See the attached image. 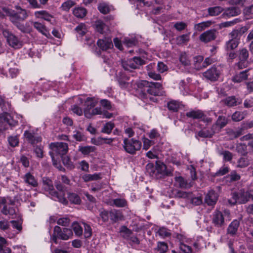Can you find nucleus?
Masks as SVG:
<instances>
[{"instance_id": "56", "label": "nucleus", "mask_w": 253, "mask_h": 253, "mask_svg": "<svg viewBox=\"0 0 253 253\" xmlns=\"http://www.w3.org/2000/svg\"><path fill=\"white\" fill-rule=\"evenodd\" d=\"M236 150L238 153L245 155L247 154V145L243 143H239L236 146Z\"/></svg>"}, {"instance_id": "5", "label": "nucleus", "mask_w": 253, "mask_h": 253, "mask_svg": "<svg viewBox=\"0 0 253 253\" xmlns=\"http://www.w3.org/2000/svg\"><path fill=\"white\" fill-rule=\"evenodd\" d=\"M49 148L51 151L49 152L51 156L53 165H55L54 160V155H59L63 156L65 155L68 152V144L64 142H54L51 143L49 145Z\"/></svg>"}, {"instance_id": "6", "label": "nucleus", "mask_w": 253, "mask_h": 253, "mask_svg": "<svg viewBox=\"0 0 253 253\" xmlns=\"http://www.w3.org/2000/svg\"><path fill=\"white\" fill-rule=\"evenodd\" d=\"M123 148L125 151L130 154H135L136 152L140 150L141 142L134 138H125L123 142Z\"/></svg>"}, {"instance_id": "17", "label": "nucleus", "mask_w": 253, "mask_h": 253, "mask_svg": "<svg viewBox=\"0 0 253 253\" xmlns=\"http://www.w3.org/2000/svg\"><path fill=\"white\" fill-rule=\"evenodd\" d=\"M203 76L210 81H215L218 79L219 76V71L217 70L216 67L212 66L205 72L203 73Z\"/></svg>"}, {"instance_id": "18", "label": "nucleus", "mask_w": 253, "mask_h": 253, "mask_svg": "<svg viewBox=\"0 0 253 253\" xmlns=\"http://www.w3.org/2000/svg\"><path fill=\"white\" fill-rule=\"evenodd\" d=\"M97 45L102 50H107L113 46L112 40L109 37L99 39L97 42Z\"/></svg>"}, {"instance_id": "3", "label": "nucleus", "mask_w": 253, "mask_h": 253, "mask_svg": "<svg viewBox=\"0 0 253 253\" xmlns=\"http://www.w3.org/2000/svg\"><path fill=\"white\" fill-rule=\"evenodd\" d=\"M253 200V194L248 191L241 189L238 192H234L232 194V199L228 200V202L232 205L244 204L250 200Z\"/></svg>"}, {"instance_id": "46", "label": "nucleus", "mask_w": 253, "mask_h": 253, "mask_svg": "<svg viewBox=\"0 0 253 253\" xmlns=\"http://www.w3.org/2000/svg\"><path fill=\"white\" fill-rule=\"evenodd\" d=\"M115 126L114 123L109 122L108 123H106L103 127L102 128L101 132L110 134L112 132V129Z\"/></svg>"}, {"instance_id": "61", "label": "nucleus", "mask_w": 253, "mask_h": 253, "mask_svg": "<svg viewBox=\"0 0 253 253\" xmlns=\"http://www.w3.org/2000/svg\"><path fill=\"white\" fill-rule=\"evenodd\" d=\"M10 223L12 225V227L16 229L17 231L16 232V234L19 233L22 229L21 223H20L19 221H16V220H11L10 221Z\"/></svg>"}, {"instance_id": "28", "label": "nucleus", "mask_w": 253, "mask_h": 253, "mask_svg": "<svg viewBox=\"0 0 253 253\" xmlns=\"http://www.w3.org/2000/svg\"><path fill=\"white\" fill-rule=\"evenodd\" d=\"M244 130V127H238L235 129H230L227 131V134L229 138L233 140L242 135Z\"/></svg>"}, {"instance_id": "57", "label": "nucleus", "mask_w": 253, "mask_h": 253, "mask_svg": "<svg viewBox=\"0 0 253 253\" xmlns=\"http://www.w3.org/2000/svg\"><path fill=\"white\" fill-rule=\"evenodd\" d=\"M8 141L9 145L13 147L17 146L19 144V139L16 135L9 136L8 137Z\"/></svg>"}, {"instance_id": "51", "label": "nucleus", "mask_w": 253, "mask_h": 253, "mask_svg": "<svg viewBox=\"0 0 253 253\" xmlns=\"http://www.w3.org/2000/svg\"><path fill=\"white\" fill-rule=\"evenodd\" d=\"M240 12L239 9L236 7H232L228 8L225 11V14L228 16H235L238 15Z\"/></svg>"}, {"instance_id": "13", "label": "nucleus", "mask_w": 253, "mask_h": 253, "mask_svg": "<svg viewBox=\"0 0 253 253\" xmlns=\"http://www.w3.org/2000/svg\"><path fill=\"white\" fill-rule=\"evenodd\" d=\"M146 91L149 94L155 96L163 95L164 92L162 84L156 82H150Z\"/></svg>"}, {"instance_id": "22", "label": "nucleus", "mask_w": 253, "mask_h": 253, "mask_svg": "<svg viewBox=\"0 0 253 253\" xmlns=\"http://www.w3.org/2000/svg\"><path fill=\"white\" fill-rule=\"evenodd\" d=\"M228 123V119L226 117L220 116L218 118L216 123L213 124L212 129L215 131H218L221 128L224 127Z\"/></svg>"}, {"instance_id": "30", "label": "nucleus", "mask_w": 253, "mask_h": 253, "mask_svg": "<svg viewBox=\"0 0 253 253\" xmlns=\"http://www.w3.org/2000/svg\"><path fill=\"white\" fill-rule=\"evenodd\" d=\"M216 132L214 129H212V126L211 129L207 128H204L197 133V135L200 137L206 138V137H211L213 134Z\"/></svg>"}, {"instance_id": "64", "label": "nucleus", "mask_w": 253, "mask_h": 253, "mask_svg": "<svg viewBox=\"0 0 253 253\" xmlns=\"http://www.w3.org/2000/svg\"><path fill=\"white\" fill-rule=\"evenodd\" d=\"M34 152L35 153L36 156L39 158H43V148L41 146L37 145L34 148Z\"/></svg>"}, {"instance_id": "8", "label": "nucleus", "mask_w": 253, "mask_h": 253, "mask_svg": "<svg viewBox=\"0 0 253 253\" xmlns=\"http://www.w3.org/2000/svg\"><path fill=\"white\" fill-rule=\"evenodd\" d=\"M230 212L228 210H225L223 213L221 211L216 210L212 213V223L217 227H222L225 224V217H229Z\"/></svg>"}, {"instance_id": "9", "label": "nucleus", "mask_w": 253, "mask_h": 253, "mask_svg": "<svg viewBox=\"0 0 253 253\" xmlns=\"http://www.w3.org/2000/svg\"><path fill=\"white\" fill-rule=\"evenodd\" d=\"M2 34L4 37L6 39L8 44L14 49H19L23 45L22 42L13 33L10 32L8 30H3Z\"/></svg>"}, {"instance_id": "55", "label": "nucleus", "mask_w": 253, "mask_h": 253, "mask_svg": "<svg viewBox=\"0 0 253 253\" xmlns=\"http://www.w3.org/2000/svg\"><path fill=\"white\" fill-rule=\"evenodd\" d=\"M75 4V2L74 1L72 0H68L62 3L61 8L63 10L68 11Z\"/></svg>"}, {"instance_id": "35", "label": "nucleus", "mask_w": 253, "mask_h": 253, "mask_svg": "<svg viewBox=\"0 0 253 253\" xmlns=\"http://www.w3.org/2000/svg\"><path fill=\"white\" fill-rule=\"evenodd\" d=\"M190 40V34H183L177 36L175 38V42L177 44L182 45L188 42Z\"/></svg>"}, {"instance_id": "7", "label": "nucleus", "mask_w": 253, "mask_h": 253, "mask_svg": "<svg viewBox=\"0 0 253 253\" xmlns=\"http://www.w3.org/2000/svg\"><path fill=\"white\" fill-rule=\"evenodd\" d=\"M121 63L124 70L131 71L132 70L138 68L140 66L145 64V62L139 57H134L129 59L122 60Z\"/></svg>"}, {"instance_id": "49", "label": "nucleus", "mask_w": 253, "mask_h": 253, "mask_svg": "<svg viewBox=\"0 0 253 253\" xmlns=\"http://www.w3.org/2000/svg\"><path fill=\"white\" fill-rule=\"evenodd\" d=\"M95 149L94 146H87L80 147L79 151L84 155H88L90 153L94 152Z\"/></svg>"}, {"instance_id": "39", "label": "nucleus", "mask_w": 253, "mask_h": 253, "mask_svg": "<svg viewBox=\"0 0 253 253\" xmlns=\"http://www.w3.org/2000/svg\"><path fill=\"white\" fill-rule=\"evenodd\" d=\"M212 24L211 21H207L200 23L196 24L194 28L198 31H202L206 28L209 27Z\"/></svg>"}, {"instance_id": "37", "label": "nucleus", "mask_w": 253, "mask_h": 253, "mask_svg": "<svg viewBox=\"0 0 253 253\" xmlns=\"http://www.w3.org/2000/svg\"><path fill=\"white\" fill-rule=\"evenodd\" d=\"M101 173L85 174L83 176V178L85 182H88L92 180H97L101 178Z\"/></svg>"}, {"instance_id": "19", "label": "nucleus", "mask_w": 253, "mask_h": 253, "mask_svg": "<svg viewBox=\"0 0 253 253\" xmlns=\"http://www.w3.org/2000/svg\"><path fill=\"white\" fill-rule=\"evenodd\" d=\"M217 199L218 197L215 191L211 190L206 195L205 202L209 206H213L216 203Z\"/></svg>"}, {"instance_id": "34", "label": "nucleus", "mask_w": 253, "mask_h": 253, "mask_svg": "<svg viewBox=\"0 0 253 253\" xmlns=\"http://www.w3.org/2000/svg\"><path fill=\"white\" fill-rule=\"evenodd\" d=\"M239 42H238L236 40H233V39H230L227 41L225 43V48L226 51H231L233 50L235 48H236Z\"/></svg>"}, {"instance_id": "27", "label": "nucleus", "mask_w": 253, "mask_h": 253, "mask_svg": "<svg viewBox=\"0 0 253 253\" xmlns=\"http://www.w3.org/2000/svg\"><path fill=\"white\" fill-rule=\"evenodd\" d=\"M32 23L34 27L43 35L46 37H48L50 36L48 30L44 24L37 21L32 22Z\"/></svg>"}, {"instance_id": "59", "label": "nucleus", "mask_w": 253, "mask_h": 253, "mask_svg": "<svg viewBox=\"0 0 253 253\" xmlns=\"http://www.w3.org/2000/svg\"><path fill=\"white\" fill-rule=\"evenodd\" d=\"M113 204L117 207H124L126 205L127 202L124 199H115L113 200Z\"/></svg>"}, {"instance_id": "20", "label": "nucleus", "mask_w": 253, "mask_h": 253, "mask_svg": "<svg viewBox=\"0 0 253 253\" xmlns=\"http://www.w3.org/2000/svg\"><path fill=\"white\" fill-rule=\"evenodd\" d=\"M174 179L176 184L180 188L188 189L191 187L194 184L193 181L188 182L187 180H185L183 177L180 176H176Z\"/></svg>"}, {"instance_id": "12", "label": "nucleus", "mask_w": 253, "mask_h": 253, "mask_svg": "<svg viewBox=\"0 0 253 253\" xmlns=\"http://www.w3.org/2000/svg\"><path fill=\"white\" fill-rule=\"evenodd\" d=\"M249 53L248 50L245 48L240 49L238 51L239 62L236 66L239 69H242L247 67V60L249 58Z\"/></svg>"}, {"instance_id": "45", "label": "nucleus", "mask_w": 253, "mask_h": 253, "mask_svg": "<svg viewBox=\"0 0 253 253\" xmlns=\"http://www.w3.org/2000/svg\"><path fill=\"white\" fill-rule=\"evenodd\" d=\"M167 107L169 111L177 112L179 108V104L177 101L171 100L167 103Z\"/></svg>"}, {"instance_id": "38", "label": "nucleus", "mask_w": 253, "mask_h": 253, "mask_svg": "<svg viewBox=\"0 0 253 253\" xmlns=\"http://www.w3.org/2000/svg\"><path fill=\"white\" fill-rule=\"evenodd\" d=\"M249 164L250 160L246 156H244L238 159L237 167L238 168H244L248 166Z\"/></svg>"}, {"instance_id": "23", "label": "nucleus", "mask_w": 253, "mask_h": 253, "mask_svg": "<svg viewBox=\"0 0 253 253\" xmlns=\"http://www.w3.org/2000/svg\"><path fill=\"white\" fill-rule=\"evenodd\" d=\"M240 225V221L238 219L234 220L228 226L227 232L231 236H234L236 235L238 228Z\"/></svg>"}, {"instance_id": "32", "label": "nucleus", "mask_w": 253, "mask_h": 253, "mask_svg": "<svg viewBox=\"0 0 253 253\" xmlns=\"http://www.w3.org/2000/svg\"><path fill=\"white\" fill-rule=\"evenodd\" d=\"M109 216L111 221L116 222L122 219V214L119 211L113 209L109 211Z\"/></svg>"}, {"instance_id": "58", "label": "nucleus", "mask_w": 253, "mask_h": 253, "mask_svg": "<svg viewBox=\"0 0 253 253\" xmlns=\"http://www.w3.org/2000/svg\"><path fill=\"white\" fill-rule=\"evenodd\" d=\"M76 32L81 36H84L86 31L85 25L84 24L81 23L75 28Z\"/></svg>"}, {"instance_id": "21", "label": "nucleus", "mask_w": 253, "mask_h": 253, "mask_svg": "<svg viewBox=\"0 0 253 253\" xmlns=\"http://www.w3.org/2000/svg\"><path fill=\"white\" fill-rule=\"evenodd\" d=\"M222 102L229 107H233L241 104L242 99L235 96H230L222 100Z\"/></svg>"}, {"instance_id": "14", "label": "nucleus", "mask_w": 253, "mask_h": 253, "mask_svg": "<svg viewBox=\"0 0 253 253\" xmlns=\"http://www.w3.org/2000/svg\"><path fill=\"white\" fill-rule=\"evenodd\" d=\"M217 31L215 29L207 30L199 36L200 40L205 43H208L214 40L217 37Z\"/></svg>"}, {"instance_id": "36", "label": "nucleus", "mask_w": 253, "mask_h": 253, "mask_svg": "<svg viewBox=\"0 0 253 253\" xmlns=\"http://www.w3.org/2000/svg\"><path fill=\"white\" fill-rule=\"evenodd\" d=\"M203 57L200 55L193 58V65L195 69L200 70L204 68L203 66Z\"/></svg>"}, {"instance_id": "63", "label": "nucleus", "mask_w": 253, "mask_h": 253, "mask_svg": "<svg viewBox=\"0 0 253 253\" xmlns=\"http://www.w3.org/2000/svg\"><path fill=\"white\" fill-rule=\"evenodd\" d=\"M223 157V159L225 161H230L233 158V154L229 151H223L220 153Z\"/></svg>"}, {"instance_id": "43", "label": "nucleus", "mask_w": 253, "mask_h": 253, "mask_svg": "<svg viewBox=\"0 0 253 253\" xmlns=\"http://www.w3.org/2000/svg\"><path fill=\"white\" fill-rule=\"evenodd\" d=\"M68 198L69 200L73 204H80L81 202V200L79 196L73 193H69Z\"/></svg>"}, {"instance_id": "16", "label": "nucleus", "mask_w": 253, "mask_h": 253, "mask_svg": "<svg viewBox=\"0 0 253 253\" xmlns=\"http://www.w3.org/2000/svg\"><path fill=\"white\" fill-rule=\"evenodd\" d=\"M247 30L248 28L246 26L236 28L229 34V36L231 39L236 40L240 43L241 37L247 31Z\"/></svg>"}, {"instance_id": "44", "label": "nucleus", "mask_w": 253, "mask_h": 253, "mask_svg": "<svg viewBox=\"0 0 253 253\" xmlns=\"http://www.w3.org/2000/svg\"><path fill=\"white\" fill-rule=\"evenodd\" d=\"M223 11V8L220 6H214L208 8L209 14L212 16H215L220 14Z\"/></svg>"}, {"instance_id": "62", "label": "nucleus", "mask_w": 253, "mask_h": 253, "mask_svg": "<svg viewBox=\"0 0 253 253\" xmlns=\"http://www.w3.org/2000/svg\"><path fill=\"white\" fill-rule=\"evenodd\" d=\"M157 248L160 253H165L168 250V246L165 242H158Z\"/></svg>"}, {"instance_id": "54", "label": "nucleus", "mask_w": 253, "mask_h": 253, "mask_svg": "<svg viewBox=\"0 0 253 253\" xmlns=\"http://www.w3.org/2000/svg\"><path fill=\"white\" fill-rule=\"evenodd\" d=\"M10 228V221L6 219L0 220V231L5 232Z\"/></svg>"}, {"instance_id": "4", "label": "nucleus", "mask_w": 253, "mask_h": 253, "mask_svg": "<svg viewBox=\"0 0 253 253\" xmlns=\"http://www.w3.org/2000/svg\"><path fill=\"white\" fill-rule=\"evenodd\" d=\"M98 103V100L95 97H87L84 102L85 107L84 110V116L90 118L93 115L102 114L101 109L99 107H94Z\"/></svg>"}, {"instance_id": "31", "label": "nucleus", "mask_w": 253, "mask_h": 253, "mask_svg": "<svg viewBox=\"0 0 253 253\" xmlns=\"http://www.w3.org/2000/svg\"><path fill=\"white\" fill-rule=\"evenodd\" d=\"M34 15L38 18L43 19L47 21H50L53 18L51 14L45 10L36 11Z\"/></svg>"}, {"instance_id": "41", "label": "nucleus", "mask_w": 253, "mask_h": 253, "mask_svg": "<svg viewBox=\"0 0 253 253\" xmlns=\"http://www.w3.org/2000/svg\"><path fill=\"white\" fill-rule=\"evenodd\" d=\"M1 212L5 215H13L16 213V211L13 207H7V205L4 206L1 209Z\"/></svg>"}, {"instance_id": "53", "label": "nucleus", "mask_w": 253, "mask_h": 253, "mask_svg": "<svg viewBox=\"0 0 253 253\" xmlns=\"http://www.w3.org/2000/svg\"><path fill=\"white\" fill-rule=\"evenodd\" d=\"M179 60L181 64L185 66L190 65V60H189L188 55L185 52L181 53L179 57Z\"/></svg>"}, {"instance_id": "24", "label": "nucleus", "mask_w": 253, "mask_h": 253, "mask_svg": "<svg viewBox=\"0 0 253 253\" xmlns=\"http://www.w3.org/2000/svg\"><path fill=\"white\" fill-rule=\"evenodd\" d=\"M186 116L193 119H202L204 120L205 119L206 115L204 112L200 110H191L186 113Z\"/></svg>"}, {"instance_id": "47", "label": "nucleus", "mask_w": 253, "mask_h": 253, "mask_svg": "<svg viewBox=\"0 0 253 253\" xmlns=\"http://www.w3.org/2000/svg\"><path fill=\"white\" fill-rule=\"evenodd\" d=\"M240 140L242 141H248V145L253 150V134L249 133L241 137Z\"/></svg>"}, {"instance_id": "52", "label": "nucleus", "mask_w": 253, "mask_h": 253, "mask_svg": "<svg viewBox=\"0 0 253 253\" xmlns=\"http://www.w3.org/2000/svg\"><path fill=\"white\" fill-rule=\"evenodd\" d=\"M123 42L127 46H132L137 43V41L135 37H126L124 39Z\"/></svg>"}, {"instance_id": "10", "label": "nucleus", "mask_w": 253, "mask_h": 253, "mask_svg": "<svg viewBox=\"0 0 253 253\" xmlns=\"http://www.w3.org/2000/svg\"><path fill=\"white\" fill-rule=\"evenodd\" d=\"M44 189L48 191L49 194L53 197L56 198L60 203L67 205L68 201L63 194H59L58 193L54 190V187L52 181L49 179L43 180Z\"/></svg>"}, {"instance_id": "15", "label": "nucleus", "mask_w": 253, "mask_h": 253, "mask_svg": "<svg viewBox=\"0 0 253 253\" xmlns=\"http://www.w3.org/2000/svg\"><path fill=\"white\" fill-rule=\"evenodd\" d=\"M24 136L28 142L33 145L41 142L42 139L41 136L31 130L25 131Z\"/></svg>"}, {"instance_id": "50", "label": "nucleus", "mask_w": 253, "mask_h": 253, "mask_svg": "<svg viewBox=\"0 0 253 253\" xmlns=\"http://www.w3.org/2000/svg\"><path fill=\"white\" fill-rule=\"evenodd\" d=\"M98 9L101 13L106 14L110 12L111 8L108 4L101 3L98 5Z\"/></svg>"}, {"instance_id": "60", "label": "nucleus", "mask_w": 253, "mask_h": 253, "mask_svg": "<svg viewBox=\"0 0 253 253\" xmlns=\"http://www.w3.org/2000/svg\"><path fill=\"white\" fill-rule=\"evenodd\" d=\"M70 223V219L68 217H62L58 219L57 223L62 226H68Z\"/></svg>"}, {"instance_id": "33", "label": "nucleus", "mask_w": 253, "mask_h": 253, "mask_svg": "<svg viewBox=\"0 0 253 253\" xmlns=\"http://www.w3.org/2000/svg\"><path fill=\"white\" fill-rule=\"evenodd\" d=\"M73 13L75 16L78 18H84L87 13L85 8L82 7H77L73 10Z\"/></svg>"}, {"instance_id": "11", "label": "nucleus", "mask_w": 253, "mask_h": 253, "mask_svg": "<svg viewBox=\"0 0 253 253\" xmlns=\"http://www.w3.org/2000/svg\"><path fill=\"white\" fill-rule=\"evenodd\" d=\"M17 125V122L9 114L4 113L0 114V131L6 129L7 125L13 126Z\"/></svg>"}, {"instance_id": "1", "label": "nucleus", "mask_w": 253, "mask_h": 253, "mask_svg": "<svg viewBox=\"0 0 253 253\" xmlns=\"http://www.w3.org/2000/svg\"><path fill=\"white\" fill-rule=\"evenodd\" d=\"M2 10L9 17L10 21L22 33L30 34L32 32V28L28 22L25 24L21 23L29 16V12L26 9L16 5L15 10L7 7H2Z\"/></svg>"}, {"instance_id": "48", "label": "nucleus", "mask_w": 253, "mask_h": 253, "mask_svg": "<svg viewBox=\"0 0 253 253\" xmlns=\"http://www.w3.org/2000/svg\"><path fill=\"white\" fill-rule=\"evenodd\" d=\"M72 227L75 234L77 236H81L83 234V228L77 222H74L72 224Z\"/></svg>"}, {"instance_id": "26", "label": "nucleus", "mask_w": 253, "mask_h": 253, "mask_svg": "<svg viewBox=\"0 0 253 253\" xmlns=\"http://www.w3.org/2000/svg\"><path fill=\"white\" fill-rule=\"evenodd\" d=\"M249 70H246L239 73L236 74L232 78V81L234 83H241L246 80L249 76L248 72Z\"/></svg>"}, {"instance_id": "40", "label": "nucleus", "mask_w": 253, "mask_h": 253, "mask_svg": "<svg viewBox=\"0 0 253 253\" xmlns=\"http://www.w3.org/2000/svg\"><path fill=\"white\" fill-rule=\"evenodd\" d=\"M246 112L236 111L232 115V119L234 122H239L245 118Z\"/></svg>"}, {"instance_id": "2", "label": "nucleus", "mask_w": 253, "mask_h": 253, "mask_svg": "<svg viewBox=\"0 0 253 253\" xmlns=\"http://www.w3.org/2000/svg\"><path fill=\"white\" fill-rule=\"evenodd\" d=\"M73 236L72 229L67 228H61L59 226H55L53 229V234L50 236V240L54 243H58V239L68 240Z\"/></svg>"}, {"instance_id": "29", "label": "nucleus", "mask_w": 253, "mask_h": 253, "mask_svg": "<svg viewBox=\"0 0 253 253\" xmlns=\"http://www.w3.org/2000/svg\"><path fill=\"white\" fill-rule=\"evenodd\" d=\"M155 169L157 173H159L163 176H170L172 174L170 171H169L167 170V167L163 163L157 164Z\"/></svg>"}, {"instance_id": "25", "label": "nucleus", "mask_w": 253, "mask_h": 253, "mask_svg": "<svg viewBox=\"0 0 253 253\" xmlns=\"http://www.w3.org/2000/svg\"><path fill=\"white\" fill-rule=\"evenodd\" d=\"M23 179L24 182L29 186L36 187L38 185L37 179L30 172L26 173L23 177Z\"/></svg>"}, {"instance_id": "42", "label": "nucleus", "mask_w": 253, "mask_h": 253, "mask_svg": "<svg viewBox=\"0 0 253 253\" xmlns=\"http://www.w3.org/2000/svg\"><path fill=\"white\" fill-rule=\"evenodd\" d=\"M96 31L100 34H103L108 29L107 25L101 21H97L95 23Z\"/></svg>"}]
</instances>
